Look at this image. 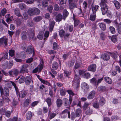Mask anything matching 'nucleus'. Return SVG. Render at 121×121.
Wrapping results in <instances>:
<instances>
[{"label":"nucleus","instance_id":"nucleus-4","mask_svg":"<svg viewBox=\"0 0 121 121\" xmlns=\"http://www.w3.org/2000/svg\"><path fill=\"white\" fill-rule=\"evenodd\" d=\"M59 35L60 37H64L65 38L66 37H69L70 35V34L68 33H65V31L63 29H61L59 31Z\"/></svg>","mask_w":121,"mask_h":121},{"label":"nucleus","instance_id":"nucleus-11","mask_svg":"<svg viewBox=\"0 0 121 121\" xmlns=\"http://www.w3.org/2000/svg\"><path fill=\"white\" fill-rule=\"evenodd\" d=\"M69 3V9L73 12V10L74 9L76 8L77 7L76 4L70 1H68Z\"/></svg>","mask_w":121,"mask_h":121},{"label":"nucleus","instance_id":"nucleus-46","mask_svg":"<svg viewBox=\"0 0 121 121\" xmlns=\"http://www.w3.org/2000/svg\"><path fill=\"white\" fill-rule=\"evenodd\" d=\"M100 38L102 40H104L106 36L104 32H101L100 34Z\"/></svg>","mask_w":121,"mask_h":121},{"label":"nucleus","instance_id":"nucleus-19","mask_svg":"<svg viewBox=\"0 0 121 121\" xmlns=\"http://www.w3.org/2000/svg\"><path fill=\"white\" fill-rule=\"evenodd\" d=\"M10 82L12 84V85L14 87L16 91L17 94V95H19V96L20 93H19L18 88L17 87L16 83L12 81H11Z\"/></svg>","mask_w":121,"mask_h":121},{"label":"nucleus","instance_id":"nucleus-33","mask_svg":"<svg viewBox=\"0 0 121 121\" xmlns=\"http://www.w3.org/2000/svg\"><path fill=\"white\" fill-rule=\"evenodd\" d=\"M42 19V18L41 16H37L33 18V20L34 22H38L40 21Z\"/></svg>","mask_w":121,"mask_h":121},{"label":"nucleus","instance_id":"nucleus-39","mask_svg":"<svg viewBox=\"0 0 121 121\" xmlns=\"http://www.w3.org/2000/svg\"><path fill=\"white\" fill-rule=\"evenodd\" d=\"M74 26L76 27L80 23V20L78 19L74 18Z\"/></svg>","mask_w":121,"mask_h":121},{"label":"nucleus","instance_id":"nucleus-18","mask_svg":"<svg viewBox=\"0 0 121 121\" xmlns=\"http://www.w3.org/2000/svg\"><path fill=\"white\" fill-rule=\"evenodd\" d=\"M34 51L33 47L32 46L30 45L28 46L26 52H28L29 54H32Z\"/></svg>","mask_w":121,"mask_h":121},{"label":"nucleus","instance_id":"nucleus-10","mask_svg":"<svg viewBox=\"0 0 121 121\" xmlns=\"http://www.w3.org/2000/svg\"><path fill=\"white\" fill-rule=\"evenodd\" d=\"M96 66L95 64H93L89 66L87 68L89 71L95 72L96 69Z\"/></svg>","mask_w":121,"mask_h":121},{"label":"nucleus","instance_id":"nucleus-56","mask_svg":"<svg viewBox=\"0 0 121 121\" xmlns=\"http://www.w3.org/2000/svg\"><path fill=\"white\" fill-rule=\"evenodd\" d=\"M42 5L43 7H46L48 6V4L47 1L43 0L42 2Z\"/></svg>","mask_w":121,"mask_h":121},{"label":"nucleus","instance_id":"nucleus-50","mask_svg":"<svg viewBox=\"0 0 121 121\" xmlns=\"http://www.w3.org/2000/svg\"><path fill=\"white\" fill-rule=\"evenodd\" d=\"M27 24L28 26L30 27H32L34 25V23L31 20H28Z\"/></svg>","mask_w":121,"mask_h":121},{"label":"nucleus","instance_id":"nucleus-63","mask_svg":"<svg viewBox=\"0 0 121 121\" xmlns=\"http://www.w3.org/2000/svg\"><path fill=\"white\" fill-rule=\"evenodd\" d=\"M56 114L54 113H52L50 114L49 116V118L50 119H52L54 118L56 116Z\"/></svg>","mask_w":121,"mask_h":121},{"label":"nucleus","instance_id":"nucleus-32","mask_svg":"<svg viewBox=\"0 0 121 121\" xmlns=\"http://www.w3.org/2000/svg\"><path fill=\"white\" fill-rule=\"evenodd\" d=\"M32 116V114L30 111L28 112L26 114V118L27 120H30Z\"/></svg>","mask_w":121,"mask_h":121},{"label":"nucleus","instance_id":"nucleus-59","mask_svg":"<svg viewBox=\"0 0 121 121\" xmlns=\"http://www.w3.org/2000/svg\"><path fill=\"white\" fill-rule=\"evenodd\" d=\"M89 105V104L88 103L85 102L82 107L83 109L84 110H86Z\"/></svg>","mask_w":121,"mask_h":121},{"label":"nucleus","instance_id":"nucleus-54","mask_svg":"<svg viewBox=\"0 0 121 121\" xmlns=\"http://www.w3.org/2000/svg\"><path fill=\"white\" fill-rule=\"evenodd\" d=\"M15 21L16 24L17 26H20L22 24L21 20L19 18H17Z\"/></svg>","mask_w":121,"mask_h":121},{"label":"nucleus","instance_id":"nucleus-51","mask_svg":"<svg viewBox=\"0 0 121 121\" xmlns=\"http://www.w3.org/2000/svg\"><path fill=\"white\" fill-rule=\"evenodd\" d=\"M74 63V61L71 60L70 61H68V65L69 67H70L73 65Z\"/></svg>","mask_w":121,"mask_h":121},{"label":"nucleus","instance_id":"nucleus-6","mask_svg":"<svg viewBox=\"0 0 121 121\" xmlns=\"http://www.w3.org/2000/svg\"><path fill=\"white\" fill-rule=\"evenodd\" d=\"M25 83L27 85H29L31 82L33 84V81L30 76H26L25 79Z\"/></svg>","mask_w":121,"mask_h":121},{"label":"nucleus","instance_id":"nucleus-55","mask_svg":"<svg viewBox=\"0 0 121 121\" xmlns=\"http://www.w3.org/2000/svg\"><path fill=\"white\" fill-rule=\"evenodd\" d=\"M75 12L76 13L79 15L80 14L82 13V10L81 8H78L75 9Z\"/></svg>","mask_w":121,"mask_h":121},{"label":"nucleus","instance_id":"nucleus-5","mask_svg":"<svg viewBox=\"0 0 121 121\" xmlns=\"http://www.w3.org/2000/svg\"><path fill=\"white\" fill-rule=\"evenodd\" d=\"M100 58L104 60L107 61L109 60L110 56L108 53H105L101 55Z\"/></svg>","mask_w":121,"mask_h":121},{"label":"nucleus","instance_id":"nucleus-21","mask_svg":"<svg viewBox=\"0 0 121 121\" xmlns=\"http://www.w3.org/2000/svg\"><path fill=\"white\" fill-rule=\"evenodd\" d=\"M91 7L93 13H96V12L99 6L98 5H92Z\"/></svg>","mask_w":121,"mask_h":121},{"label":"nucleus","instance_id":"nucleus-60","mask_svg":"<svg viewBox=\"0 0 121 121\" xmlns=\"http://www.w3.org/2000/svg\"><path fill=\"white\" fill-rule=\"evenodd\" d=\"M90 77V74L88 73H85L84 74V77L86 79L89 78Z\"/></svg>","mask_w":121,"mask_h":121},{"label":"nucleus","instance_id":"nucleus-2","mask_svg":"<svg viewBox=\"0 0 121 121\" xmlns=\"http://www.w3.org/2000/svg\"><path fill=\"white\" fill-rule=\"evenodd\" d=\"M0 91L1 96L5 95L8 96L9 95V90L7 88H6L4 90L2 86H0Z\"/></svg>","mask_w":121,"mask_h":121},{"label":"nucleus","instance_id":"nucleus-42","mask_svg":"<svg viewBox=\"0 0 121 121\" xmlns=\"http://www.w3.org/2000/svg\"><path fill=\"white\" fill-rule=\"evenodd\" d=\"M60 95L62 96H65L66 94L67 91L63 88H61L60 91Z\"/></svg>","mask_w":121,"mask_h":121},{"label":"nucleus","instance_id":"nucleus-22","mask_svg":"<svg viewBox=\"0 0 121 121\" xmlns=\"http://www.w3.org/2000/svg\"><path fill=\"white\" fill-rule=\"evenodd\" d=\"M98 25L99 27L102 30H106V24L104 23H99Z\"/></svg>","mask_w":121,"mask_h":121},{"label":"nucleus","instance_id":"nucleus-27","mask_svg":"<svg viewBox=\"0 0 121 121\" xmlns=\"http://www.w3.org/2000/svg\"><path fill=\"white\" fill-rule=\"evenodd\" d=\"M104 78L106 82L108 84H111L112 83V79L109 77H105Z\"/></svg>","mask_w":121,"mask_h":121},{"label":"nucleus","instance_id":"nucleus-48","mask_svg":"<svg viewBox=\"0 0 121 121\" xmlns=\"http://www.w3.org/2000/svg\"><path fill=\"white\" fill-rule=\"evenodd\" d=\"M82 112V110L80 109H77L75 112L76 115L77 117H79Z\"/></svg>","mask_w":121,"mask_h":121},{"label":"nucleus","instance_id":"nucleus-3","mask_svg":"<svg viewBox=\"0 0 121 121\" xmlns=\"http://www.w3.org/2000/svg\"><path fill=\"white\" fill-rule=\"evenodd\" d=\"M9 76L10 77H13V75L16 76H17L19 73L18 70L17 69L11 70L9 72Z\"/></svg>","mask_w":121,"mask_h":121},{"label":"nucleus","instance_id":"nucleus-14","mask_svg":"<svg viewBox=\"0 0 121 121\" xmlns=\"http://www.w3.org/2000/svg\"><path fill=\"white\" fill-rule=\"evenodd\" d=\"M111 56L115 61L117 60V58L118 56V55L117 52H115L112 53H110Z\"/></svg>","mask_w":121,"mask_h":121},{"label":"nucleus","instance_id":"nucleus-64","mask_svg":"<svg viewBox=\"0 0 121 121\" xmlns=\"http://www.w3.org/2000/svg\"><path fill=\"white\" fill-rule=\"evenodd\" d=\"M109 29L111 33L113 34H114L115 32V28L113 26H111L109 27Z\"/></svg>","mask_w":121,"mask_h":121},{"label":"nucleus","instance_id":"nucleus-9","mask_svg":"<svg viewBox=\"0 0 121 121\" xmlns=\"http://www.w3.org/2000/svg\"><path fill=\"white\" fill-rule=\"evenodd\" d=\"M108 9L107 5L101 6V9L103 15H104L107 13L108 11Z\"/></svg>","mask_w":121,"mask_h":121},{"label":"nucleus","instance_id":"nucleus-8","mask_svg":"<svg viewBox=\"0 0 121 121\" xmlns=\"http://www.w3.org/2000/svg\"><path fill=\"white\" fill-rule=\"evenodd\" d=\"M80 78L78 75L75 74L74 79L73 81V84H76L78 85L79 84Z\"/></svg>","mask_w":121,"mask_h":121},{"label":"nucleus","instance_id":"nucleus-16","mask_svg":"<svg viewBox=\"0 0 121 121\" xmlns=\"http://www.w3.org/2000/svg\"><path fill=\"white\" fill-rule=\"evenodd\" d=\"M98 91L101 92H102L108 90L106 87L103 86H100L98 87Z\"/></svg>","mask_w":121,"mask_h":121},{"label":"nucleus","instance_id":"nucleus-41","mask_svg":"<svg viewBox=\"0 0 121 121\" xmlns=\"http://www.w3.org/2000/svg\"><path fill=\"white\" fill-rule=\"evenodd\" d=\"M93 110L90 107L87 108V109L86 112V115H91L92 113Z\"/></svg>","mask_w":121,"mask_h":121},{"label":"nucleus","instance_id":"nucleus-28","mask_svg":"<svg viewBox=\"0 0 121 121\" xmlns=\"http://www.w3.org/2000/svg\"><path fill=\"white\" fill-rule=\"evenodd\" d=\"M34 8H30L28 9L27 13L30 15L32 16L34 15Z\"/></svg>","mask_w":121,"mask_h":121},{"label":"nucleus","instance_id":"nucleus-26","mask_svg":"<svg viewBox=\"0 0 121 121\" xmlns=\"http://www.w3.org/2000/svg\"><path fill=\"white\" fill-rule=\"evenodd\" d=\"M14 13L15 15L18 17L22 16L21 14L20 13V11L19 9L16 8L14 9Z\"/></svg>","mask_w":121,"mask_h":121},{"label":"nucleus","instance_id":"nucleus-20","mask_svg":"<svg viewBox=\"0 0 121 121\" xmlns=\"http://www.w3.org/2000/svg\"><path fill=\"white\" fill-rule=\"evenodd\" d=\"M19 93H20V97L21 98H24L26 96L27 94L26 91L24 90H22L20 91V92H19ZM18 95L19 96H20V95L19 96V95Z\"/></svg>","mask_w":121,"mask_h":121},{"label":"nucleus","instance_id":"nucleus-31","mask_svg":"<svg viewBox=\"0 0 121 121\" xmlns=\"http://www.w3.org/2000/svg\"><path fill=\"white\" fill-rule=\"evenodd\" d=\"M45 101L47 102L48 107H50L51 105L52 102L51 98L50 97H48L45 100Z\"/></svg>","mask_w":121,"mask_h":121},{"label":"nucleus","instance_id":"nucleus-35","mask_svg":"<svg viewBox=\"0 0 121 121\" xmlns=\"http://www.w3.org/2000/svg\"><path fill=\"white\" fill-rule=\"evenodd\" d=\"M62 18V16L61 14H59L56 17V21L60 22L61 21Z\"/></svg>","mask_w":121,"mask_h":121},{"label":"nucleus","instance_id":"nucleus-7","mask_svg":"<svg viewBox=\"0 0 121 121\" xmlns=\"http://www.w3.org/2000/svg\"><path fill=\"white\" fill-rule=\"evenodd\" d=\"M28 66V65L26 64H24L22 65L20 71V72L22 73L25 72H28L27 68Z\"/></svg>","mask_w":121,"mask_h":121},{"label":"nucleus","instance_id":"nucleus-30","mask_svg":"<svg viewBox=\"0 0 121 121\" xmlns=\"http://www.w3.org/2000/svg\"><path fill=\"white\" fill-rule=\"evenodd\" d=\"M105 103V100L104 99L103 97H101L99 101V104L102 106L104 105Z\"/></svg>","mask_w":121,"mask_h":121},{"label":"nucleus","instance_id":"nucleus-62","mask_svg":"<svg viewBox=\"0 0 121 121\" xmlns=\"http://www.w3.org/2000/svg\"><path fill=\"white\" fill-rule=\"evenodd\" d=\"M99 104H98L97 102L96 101L93 104V107L96 108H98L99 107Z\"/></svg>","mask_w":121,"mask_h":121},{"label":"nucleus","instance_id":"nucleus-40","mask_svg":"<svg viewBox=\"0 0 121 121\" xmlns=\"http://www.w3.org/2000/svg\"><path fill=\"white\" fill-rule=\"evenodd\" d=\"M44 34L43 31L40 32L37 35V37L39 39L41 40L43 38V35Z\"/></svg>","mask_w":121,"mask_h":121},{"label":"nucleus","instance_id":"nucleus-44","mask_svg":"<svg viewBox=\"0 0 121 121\" xmlns=\"http://www.w3.org/2000/svg\"><path fill=\"white\" fill-rule=\"evenodd\" d=\"M67 113L68 115V117L69 118H70V112L68 109H65L61 113V114H64L65 113Z\"/></svg>","mask_w":121,"mask_h":121},{"label":"nucleus","instance_id":"nucleus-52","mask_svg":"<svg viewBox=\"0 0 121 121\" xmlns=\"http://www.w3.org/2000/svg\"><path fill=\"white\" fill-rule=\"evenodd\" d=\"M43 63L42 62L41 64H40L39 65H38L37 67L39 69V72H40L41 70L42 69L43 67Z\"/></svg>","mask_w":121,"mask_h":121},{"label":"nucleus","instance_id":"nucleus-1","mask_svg":"<svg viewBox=\"0 0 121 121\" xmlns=\"http://www.w3.org/2000/svg\"><path fill=\"white\" fill-rule=\"evenodd\" d=\"M72 100V99L70 96L69 99L66 98H64L63 99V104L67 108H68L69 107Z\"/></svg>","mask_w":121,"mask_h":121},{"label":"nucleus","instance_id":"nucleus-57","mask_svg":"<svg viewBox=\"0 0 121 121\" xmlns=\"http://www.w3.org/2000/svg\"><path fill=\"white\" fill-rule=\"evenodd\" d=\"M21 17H22V19L25 20L27 19L28 17L27 14L25 13L23 14V16H22Z\"/></svg>","mask_w":121,"mask_h":121},{"label":"nucleus","instance_id":"nucleus-58","mask_svg":"<svg viewBox=\"0 0 121 121\" xmlns=\"http://www.w3.org/2000/svg\"><path fill=\"white\" fill-rule=\"evenodd\" d=\"M25 77L24 76H22L20 78L19 80V83H23L24 82Z\"/></svg>","mask_w":121,"mask_h":121},{"label":"nucleus","instance_id":"nucleus-47","mask_svg":"<svg viewBox=\"0 0 121 121\" xmlns=\"http://www.w3.org/2000/svg\"><path fill=\"white\" fill-rule=\"evenodd\" d=\"M40 80L41 82L47 85L48 86H51V85L50 83L47 81L43 79H40Z\"/></svg>","mask_w":121,"mask_h":121},{"label":"nucleus","instance_id":"nucleus-45","mask_svg":"<svg viewBox=\"0 0 121 121\" xmlns=\"http://www.w3.org/2000/svg\"><path fill=\"white\" fill-rule=\"evenodd\" d=\"M19 7L22 10H23L26 8L25 4L23 3H21L18 4Z\"/></svg>","mask_w":121,"mask_h":121},{"label":"nucleus","instance_id":"nucleus-13","mask_svg":"<svg viewBox=\"0 0 121 121\" xmlns=\"http://www.w3.org/2000/svg\"><path fill=\"white\" fill-rule=\"evenodd\" d=\"M95 92L94 90L90 92L87 96V98L88 99H91L94 98L95 96Z\"/></svg>","mask_w":121,"mask_h":121},{"label":"nucleus","instance_id":"nucleus-17","mask_svg":"<svg viewBox=\"0 0 121 121\" xmlns=\"http://www.w3.org/2000/svg\"><path fill=\"white\" fill-rule=\"evenodd\" d=\"M27 34V33L26 31H24L22 32L21 35L22 40H25L27 38L26 35Z\"/></svg>","mask_w":121,"mask_h":121},{"label":"nucleus","instance_id":"nucleus-38","mask_svg":"<svg viewBox=\"0 0 121 121\" xmlns=\"http://www.w3.org/2000/svg\"><path fill=\"white\" fill-rule=\"evenodd\" d=\"M113 3L116 8L119 9L120 7V4L119 2L117 0H115L114 1Z\"/></svg>","mask_w":121,"mask_h":121},{"label":"nucleus","instance_id":"nucleus-23","mask_svg":"<svg viewBox=\"0 0 121 121\" xmlns=\"http://www.w3.org/2000/svg\"><path fill=\"white\" fill-rule=\"evenodd\" d=\"M30 101L31 100L30 99H27L25 100L23 103L24 107H27L30 103Z\"/></svg>","mask_w":121,"mask_h":121},{"label":"nucleus","instance_id":"nucleus-53","mask_svg":"<svg viewBox=\"0 0 121 121\" xmlns=\"http://www.w3.org/2000/svg\"><path fill=\"white\" fill-rule=\"evenodd\" d=\"M9 53V56L11 57H13L14 55L15 51L13 50H10Z\"/></svg>","mask_w":121,"mask_h":121},{"label":"nucleus","instance_id":"nucleus-34","mask_svg":"<svg viewBox=\"0 0 121 121\" xmlns=\"http://www.w3.org/2000/svg\"><path fill=\"white\" fill-rule=\"evenodd\" d=\"M63 103V101H62L61 99H57L56 103L57 106L58 107H60L62 105Z\"/></svg>","mask_w":121,"mask_h":121},{"label":"nucleus","instance_id":"nucleus-15","mask_svg":"<svg viewBox=\"0 0 121 121\" xmlns=\"http://www.w3.org/2000/svg\"><path fill=\"white\" fill-rule=\"evenodd\" d=\"M81 86L83 89L86 91L88 90L89 88V85L85 82H83Z\"/></svg>","mask_w":121,"mask_h":121},{"label":"nucleus","instance_id":"nucleus-37","mask_svg":"<svg viewBox=\"0 0 121 121\" xmlns=\"http://www.w3.org/2000/svg\"><path fill=\"white\" fill-rule=\"evenodd\" d=\"M13 62L12 60H10L9 62L7 65V68L8 69L11 68L13 66Z\"/></svg>","mask_w":121,"mask_h":121},{"label":"nucleus","instance_id":"nucleus-43","mask_svg":"<svg viewBox=\"0 0 121 121\" xmlns=\"http://www.w3.org/2000/svg\"><path fill=\"white\" fill-rule=\"evenodd\" d=\"M118 35H113L111 38V40L114 43L116 42L117 41V36Z\"/></svg>","mask_w":121,"mask_h":121},{"label":"nucleus","instance_id":"nucleus-24","mask_svg":"<svg viewBox=\"0 0 121 121\" xmlns=\"http://www.w3.org/2000/svg\"><path fill=\"white\" fill-rule=\"evenodd\" d=\"M69 14L67 10L65 9L63 13V18L64 20H65L66 17L68 16Z\"/></svg>","mask_w":121,"mask_h":121},{"label":"nucleus","instance_id":"nucleus-29","mask_svg":"<svg viewBox=\"0 0 121 121\" xmlns=\"http://www.w3.org/2000/svg\"><path fill=\"white\" fill-rule=\"evenodd\" d=\"M90 82L94 85L97 86V80L95 78H93L90 80Z\"/></svg>","mask_w":121,"mask_h":121},{"label":"nucleus","instance_id":"nucleus-49","mask_svg":"<svg viewBox=\"0 0 121 121\" xmlns=\"http://www.w3.org/2000/svg\"><path fill=\"white\" fill-rule=\"evenodd\" d=\"M34 15H37L39 14L40 13V11L37 8H34Z\"/></svg>","mask_w":121,"mask_h":121},{"label":"nucleus","instance_id":"nucleus-61","mask_svg":"<svg viewBox=\"0 0 121 121\" xmlns=\"http://www.w3.org/2000/svg\"><path fill=\"white\" fill-rule=\"evenodd\" d=\"M64 73L65 74V76L67 77H68L71 74L70 72H69L67 70H64Z\"/></svg>","mask_w":121,"mask_h":121},{"label":"nucleus","instance_id":"nucleus-12","mask_svg":"<svg viewBox=\"0 0 121 121\" xmlns=\"http://www.w3.org/2000/svg\"><path fill=\"white\" fill-rule=\"evenodd\" d=\"M7 39L5 37L0 39V45L3 44L4 43L6 45L7 44Z\"/></svg>","mask_w":121,"mask_h":121},{"label":"nucleus","instance_id":"nucleus-25","mask_svg":"<svg viewBox=\"0 0 121 121\" xmlns=\"http://www.w3.org/2000/svg\"><path fill=\"white\" fill-rule=\"evenodd\" d=\"M96 17V13H92L90 16L89 19L92 22L95 20Z\"/></svg>","mask_w":121,"mask_h":121},{"label":"nucleus","instance_id":"nucleus-36","mask_svg":"<svg viewBox=\"0 0 121 121\" xmlns=\"http://www.w3.org/2000/svg\"><path fill=\"white\" fill-rule=\"evenodd\" d=\"M58 66V64L57 62H55L52 64V68L56 70L57 69Z\"/></svg>","mask_w":121,"mask_h":121}]
</instances>
